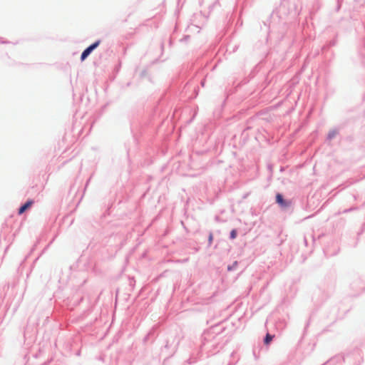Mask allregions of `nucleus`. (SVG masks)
<instances>
[{"instance_id": "f257e3e1", "label": "nucleus", "mask_w": 365, "mask_h": 365, "mask_svg": "<svg viewBox=\"0 0 365 365\" xmlns=\"http://www.w3.org/2000/svg\"><path fill=\"white\" fill-rule=\"evenodd\" d=\"M99 44L100 41H97L88 46L86 49H85L81 54V60L84 61L89 56V54L99 46Z\"/></svg>"}, {"instance_id": "f03ea898", "label": "nucleus", "mask_w": 365, "mask_h": 365, "mask_svg": "<svg viewBox=\"0 0 365 365\" xmlns=\"http://www.w3.org/2000/svg\"><path fill=\"white\" fill-rule=\"evenodd\" d=\"M276 202L282 207H286L289 205V202L284 200L283 197L281 194H277L276 195Z\"/></svg>"}, {"instance_id": "7ed1b4c3", "label": "nucleus", "mask_w": 365, "mask_h": 365, "mask_svg": "<svg viewBox=\"0 0 365 365\" xmlns=\"http://www.w3.org/2000/svg\"><path fill=\"white\" fill-rule=\"evenodd\" d=\"M32 203H33L32 201H28L27 202H26L23 206H21L19 208V214L21 215L22 213H24L28 208H29L31 207Z\"/></svg>"}, {"instance_id": "20e7f679", "label": "nucleus", "mask_w": 365, "mask_h": 365, "mask_svg": "<svg viewBox=\"0 0 365 365\" xmlns=\"http://www.w3.org/2000/svg\"><path fill=\"white\" fill-rule=\"evenodd\" d=\"M272 339H273V336L270 335L269 334H267L264 339V344H269L271 342V341L272 340Z\"/></svg>"}, {"instance_id": "39448f33", "label": "nucleus", "mask_w": 365, "mask_h": 365, "mask_svg": "<svg viewBox=\"0 0 365 365\" xmlns=\"http://www.w3.org/2000/svg\"><path fill=\"white\" fill-rule=\"evenodd\" d=\"M237 237V231L235 230H232L230 232L231 239H235Z\"/></svg>"}, {"instance_id": "423d86ee", "label": "nucleus", "mask_w": 365, "mask_h": 365, "mask_svg": "<svg viewBox=\"0 0 365 365\" xmlns=\"http://www.w3.org/2000/svg\"><path fill=\"white\" fill-rule=\"evenodd\" d=\"M212 240H213L212 234H210L209 239H208L210 245L212 243Z\"/></svg>"}]
</instances>
